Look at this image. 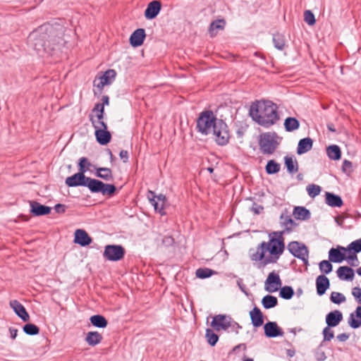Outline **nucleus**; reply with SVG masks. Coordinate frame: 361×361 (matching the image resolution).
I'll list each match as a JSON object with an SVG mask.
<instances>
[{"label":"nucleus","instance_id":"f257e3e1","mask_svg":"<svg viewBox=\"0 0 361 361\" xmlns=\"http://www.w3.org/2000/svg\"><path fill=\"white\" fill-rule=\"evenodd\" d=\"M284 233L285 231L269 233L268 242L263 241L257 247L255 251L250 252V259L252 261L261 262L263 267L276 263L285 249L283 238Z\"/></svg>","mask_w":361,"mask_h":361},{"label":"nucleus","instance_id":"f03ea898","mask_svg":"<svg viewBox=\"0 0 361 361\" xmlns=\"http://www.w3.org/2000/svg\"><path fill=\"white\" fill-rule=\"evenodd\" d=\"M197 128L203 135L212 133L215 141L220 145L228 142L229 135L226 124L222 120L217 119L211 111H206L200 114L197 121Z\"/></svg>","mask_w":361,"mask_h":361},{"label":"nucleus","instance_id":"7ed1b4c3","mask_svg":"<svg viewBox=\"0 0 361 361\" xmlns=\"http://www.w3.org/2000/svg\"><path fill=\"white\" fill-rule=\"evenodd\" d=\"M66 184L69 187L85 186L92 193H101L103 195L112 196L116 188L113 184L104 183L97 179L86 177L85 170L81 167L78 173L66 178Z\"/></svg>","mask_w":361,"mask_h":361},{"label":"nucleus","instance_id":"20e7f679","mask_svg":"<svg viewBox=\"0 0 361 361\" xmlns=\"http://www.w3.org/2000/svg\"><path fill=\"white\" fill-rule=\"evenodd\" d=\"M250 115L259 125L269 128L279 120L277 106L271 101H257L252 104Z\"/></svg>","mask_w":361,"mask_h":361},{"label":"nucleus","instance_id":"39448f33","mask_svg":"<svg viewBox=\"0 0 361 361\" xmlns=\"http://www.w3.org/2000/svg\"><path fill=\"white\" fill-rule=\"evenodd\" d=\"M211 326L214 330L219 331L221 330L228 332H234L236 334L242 326L235 322L230 316L226 314H217L213 317Z\"/></svg>","mask_w":361,"mask_h":361},{"label":"nucleus","instance_id":"423d86ee","mask_svg":"<svg viewBox=\"0 0 361 361\" xmlns=\"http://www.w3.org/2000/svg\"><path fill=\"white\" fill-rule=\"evenodd\" d=\"M47 25H42L32 31L28 36L29 45L37 51H40L44 47L47 37Z\"/></svg>","mask_w":361,"mask_h":361},{"label":"nucleus","instance_id":"0eeeda50","mask_svg":"<svg viewBox=\"0 0 361 361\" xmlns=\"http://www.w3.org/2000/svg\"><path fill=\"white\" fill-rule=\"evenodd\" d=\"M288 250L295 257L300 259L305 264H308V250L304 245L293 241L288 245Z\"/></svg>","mask_w":361,"mask_h":361},{"label":"nucleus","instance_id":"6e6552de","mask_svg":"<svg viewBox=\"0 0 361 361\" xmlns=\"http://www.w3.org/2000/svg\"><path fill=\"white\" fill-rule=\"evenodd\" d=\"M259 146L264 154H271L274 153L278 146L275 135H262L259 140Z\"/></svg>","mask_w":361,"mask_h":361},{"label":"nucleus","instance_id":"1a4fd4ad","mask_svg":"<svg viewBox=\"0 0 361 361\" xmlns=\"http://www.w3.org/2000/svg\"><path fill=\"white\" fill-rule=\"evenodd\" d=\"M124 249L121 245H109L104 251V257L109 261H118L123 257Z\"/></svg>","mask_w":361,"mask_h":361},{"label":"nucleus","instance_id":"9d476101","mask_svg":"<svg viewBox=\"0 0 361 361\" xmlns=\"http://www.w3.org/2000/svg\"><path fill=\"white\" fill-rule=\"evenodd\" d=\"M281 286L282 281L279 274L274 271L270 272L264 281L265 290L268 293H275L281 288Z\"/></svg>","mask_w":361,"mask_h":361},{"label":"nucleus","instance_id":"9b49d317","mask_svg":"<svg viewBox=\"0 0 361 361\" xmlns=\"http://www.w3.org/2000/svg\"><path fill=\"white\" fill-rule=\"evenodd\" d=\"M116 75V73L113 69H109L104 73L94 80V85L102 90L105 85L113 82Z\"/></svg>","mask_w":361,"mask_h":361},{"label":"nucleus","instance_id":"f8f14e48","mask_svg":"<svg viewBox=\"0 0 361 361\" xmlns=\"http://www.w3.org/2000/svg\"><path fill=\"white\" fill-rule=\"evenodd\" d=\"M264 335L267 338L283 336L284 333L276 322H268L264 325Z\"/></svg>","mask_w":361,"mask_h":361},{"label":"nucleus","instance_id":"ddd939ff","mask_svg":"<svg viewBox=\"0 0 361 361\" xmlns=\"http://www.w3.org/2000/svg\"><path fill=\"white\" fill-rule=\"evenodd\" d=\"M30 213L36 216H44L49 214L51 208L48 206L41 204L35 201H30Z\"/></svg>","mask_w":361,"mask_h":361},{"label":"nucleus","instance_id":"4468645a","mask_svg":"<svg viewBox=\"0 0 361 361\" xmlns=\"http://www.w3.org/2000/svg\"><path fill=\"white\" fill-rule=\"evenodd\" d=\"M161 8V2L159 1H152L148 5L145 11V17L148 20L155 18Z\"/></svg>","mask_w":361,"mask_h":361},{"label":"nucleus","instance_id":"2eb2a0df","mask_svg":"<svg viewBox=\"0 0 361 361\" xmlns=\"http://www.w3.org/2000/svg\"><path fill=\"white\" fill-rule=\"evenodd\" d=\"M10 306L23 322H27L30 319L28 313L20 302L16 300H11L10 302Z\"/></svg>","mask_w":361,"mask_h":361},{"label":"nucleus","instance_id":"dca6fc26","mask_svg":"<svg viewBox=\"0 0 361 361\" xmlns=\"http://www.w3.org/2000/svg\"><path fill=\"white\" fill-rule=\"evenodd\" d=\"M341 250L346 251L343 247H338L337 248H331L329 251V259L331 262L341 263L345 259V255Z\"/></svg>","mask_w":361,"mask_h":361},{"label":"nucleus","instance_id":"f3484780","mask_svg":"<svg viewBox=\"0 0 361 361\" xmlns=\"http://www.w3.org/2000/svg\"><path fill=\"white\" fill-rule=\"evenodd\" d=\"M74 243L81 246L89 245L92 243V238L87 233L82 229H77L75 231Z\"/></svg>","mask_w":361,"mask_h":361},{"label":"nucleus","instance_id":"a211bd4d","mask_svg":"<svg viewBox=\"0 0 361 361\" xmlns=\"http://www.w3.org/2000/svg\"><path fill=\"white\" fill-rule=\"evenodd\" d=\"M145 31L142 28L137 29L135 31L133 32L130 37V44L137 47L143 44V42L145 38Z\"/></svg>","mask_w":361,"mask_h":361},{"label":"nucleus","instance_id":"6ab92c4d","mask_svg":"<svg viewBox=\"0 0 361 361\" xmlns=\"http://www.w3.org/2000/svg\"><path fill=\"white\" fill-rule=\"evenodd\" d=\"M343 319V314L339 310H334L330 312L326 316V323L328 326L334 327L338 325V324Z\"/></svg>","mask_w":361,"mask_h":361},{"label":"nucleus","instance_id":"aec40b11","mask_svg":"<svg viewBox=\"0 0 361 361\" xmlns=\"http://www.w3.org/2000/svg\"><path fill=\"white\" fill-rule=\"evenodd\" d=\"M250 317L253 326L257 328L264 324V316L259 308L255 307L250 312Z\"/></svg>","mask_w":361,"mask_h":361},{"label":"nucleus","instance_id":"412c9836","mask_svg":"<svg viewBox=\"0 0 361 361\" xmlns=\"http://www.w3.org/2000/svg\"><path fill=\"white\" fill-rule=\"evenodd\" d=\"M330 282L329 279L324 275H319L316 279L317 293L319 295H322L329 288Z\"/></svg>","mask_w":361,"mask_h":361},{"label":"nucleus","instance_id":"4be33fe9","mask_svg":"<svg viewBox=\"0 0 361 361\" xmlns=\"http://www.w3.org/2000/svg\"><path fill=\"white\" fill-rule=\"evenodd\" d=\"M336 274L338 277L342 281H353L355 276L353 269L346 266L340 267L337 269Z\"/></svg>","mask_w":361,"mask_h":361},{"label":"nucleus","instance_id":"5701e85b","mask_svg":"<svg viewBox=\"0 0 361 361\" xmlns=\"http://www.w3.org/2000/svg\"><path fill=\"white\" fill-rule=\"evenodd\" d=\"M348 324L353 329H357L361 326V306L356 308L355 313L350 314Z\"/></svg>","mask_w":361,"mask_h":361},{"label":"nucleus","instance_id":"b1692460","mask_svg":"<svg viewBox=\"0 0 361 361\" xmlns=\"http://www.w3.org/2000/svg\"><path fill=\"white\" fill-rule=\"evenodd\" d=\"M326 203L332 207H340L343 205V200L341 197L337 195L326 192Z\"/></svg>","mask_w":361,"mask_h":361},{"label":"nucleus","instance_id":"393cba45","mask_svg":"<svg viewBox=\"0 0 361 361\" xmlns=\"http://www.w3.org/2000/svg\"><path fill=\"white\" fill-rule=\"evenodd\" d=\"M312 140L310 137L301 139L298 145L297 153L302 154L310 151L312 147Z\"/></svg>","mask_w":361,"mask_h":361},{"label":"nucleus","instance_id":"a878e982","mask_svg":"<svg viewBox=\"0 0 361 361\" xmlns=\"http://www.w3.org/2000/svg\"><path fill=\"white\" fill-rule=\"evenodd\" d=\"M95 136L97 142L102 145H106L111 140V133L107 130V129H99L95 130Z\"/></svg>","mask_w":361,"mask_h":361},{"label":"nucleus","instance_id":"bb28decb","mask_svg":"<svg viewBox=\"0 0 361 361\" xmlns=\"http://www.w3.org/2000/svg\"><path fill=\"white\" fill-rule=\"evenodd\" d=\"M102 336L97 331H90L87 334L85 341L88 345L94 346L101 343Z\"/></svg>","mask_w":361,"mask_h":361},{"label":"nucleus","instance_id":"cd10ccee","mask_svg":"<svg viewBox=\"0 0 361 361\" xmlns=\"http://www.w3.org/2000/svg\"><path fill=\"white\" fill-rule=\"evenodd\" d=\"M293 215L295 219L306 220L310 218V212L303 207H296L293 210Z\"/></svg>","mask_w":361,"mask_h":361},{"label":"nucleus","instance_id":"c85d7f7f","mask_svg":"<svg viewBox=\"0 0 361 361\" xmlns=\"http://www.w3.org/2000/svg\"><path fill=\"white\" fill-rule=\"evenodd\" d=\"M147 197L150 203L154 206V209L159 212L161 214H164L163 212L164 207V203H161L155 200V194L154 192L149 190Z\"/></svg>","mask_w":361,"mask_h":361},{"label":"nucleus","instance_id":"c756f323","mask_svg":"<svg viewBox=\"0 0 361 361\" xmlns=\"http://www.w3.org/2000/svg\"><path fill=\"white\" fill-rule=\"evenodd\" d=\"M280 224L285 228L286 231H290L293 227L296 226V224L293 219L288 215L281 214L280 217Z\"/></svg>","mask_w":361,"mask_h":361},{"label":"nucleus","instance_id":"7c9ffc66","mask_svg":"<svg viewBox=\"0 0 361 361\" xmlns=\"http://www.w3.org/2000/svg\"><path fill=\"white\" fill-rule=\"evenodd\" d=\"M284 127L286 131L292 132L299 128L300 123L295 118L288 117L285 119Z\"/></svg>","mask_w":361,"mask_h":361},{"label":"nucleus","instance_id":"2f4dec72","mask_svg":"<svg viewBox=\"0 0 361 361\" xmlns=\"http://www.w3.org/2000/svg\"><path fill=\"white\" fill-rule=\"evenodd\" d=\"M262 304L265 309H271L277 305L278 300L275 296L267 295L262 298Z\"/></svg>","mask_w":361,"mask_h":361},{"label":"nucleus","instance_id":"473e14b6","mask_svg":"<svg viewBox=\"0 0 361 361\" xmlns=\"http://www.w3.org/2000/svg\"><path fill=\"white\" fill-rule=\"evenodd\" d=\"M90 320L93 326L98 328H105L108 324L106 319L99 314L92 316Z\"/></svg>","mask_w":361,"mask_h":361},{"label":"nucleus","instance_id":"72a5a7b5","mask_svg":"<svg viewBox=\"0 0 361 361\" xmlns=\"http://www.w3.org/2000/svg\"><path fill=\"white\" fill-rule=\"evenodd\" d=\"M96 176L102 178L105 180H110L112 179V171L109 168L100 167L97 168L95 173Z\"/></svg>","mask_w":361,"mask_h":361},{"label":"nucleus","instance_id":"f704fd0d","mask_svg":"<svg viewBox=\"0 0 361 361\" xmlns=\"http://www.w3.org/2000/svg\"><path fill=\"white\" fill-rule=\"evenodd\" d=\"M326 153L329 159L338 160L341 156V152L338 146L331 145L326 149Z\"/></svg>","mask_w":361,"mask_h":361},{"label":"nucleus","instance_id":"c9c22d12","mask_svg":"<svg viewBox=\"0 0 361 361\" xmlns=\"http://www.w3.org/2000/svg\"><path fill=\"white\" fill-rule=\"evenodd\" d=\"M285 164L287 167V171L289 173H294L298 172V163L290 157H285Z\"/></svg>","mask_w":361,"mask_h":361},{"label":"nucleus","instance_id":"e433bc0d","mask_svg":"<svg viewBox=\"0 0 361 361\" xmlns=\"http://www.w3.org/2000/svg\"><path fill=\"white\" fill-rule=\"evenodd\" d=\"M273 42L274 47L279 50H283L286 45L284 35L277 33L273 36Z\"/></svg>","mask_w":361,"mask_h":361},{"label":"nucleus","instance_id":"4c0bfd02","mask_svg":"<svg viewBox=\"0 0 361 361\" xmlns=\"http://www.w3.org/2000/svg\"><path fill=\"white\" fill-rule=\"evenodd\" d=\"M224 25L225 22L223 20H218L212 23L209 28L211 36H214L216 34L217 30H222Z\"/></svg>","mask_w":361,"mask_h":361},{"label":"nucleus","instance_id":"58836bf2","mask_svg":"<svg viewBox=\"0 0 361 361\" xmlns=\"http://www.w3.org/2000/svg\"><path fill=\"white\" fill-rule=\"evenodd\" d=\"M280 170V165L274 160H270L266 166V171L268 174H274Z\"/></svg>","mask_w":361,"mask_h":361},{"label":"nucleus","instance_id":"ea45409f","mask_svg":"<svg viewBox=\"0 0 361 361\" xmlns=\"http://www.w3.org/2000/svg\"><path fill=\"white\" fill-rule=\"evenodd\" d=\"M279 294L282 298L289 300L293 296L294 290L290 286L281 287Z\"/></svg>","mask_w":361,"mask_h":361},{"label":"nucleus","instance_id":"a19ab883","mask_svg":"<svg viewBox=\"0 0 361 361\" xmlns=\"http://www.w3.org/2000/svg\"><path fill=\"white\" fill-rule=\"evenodd\" d=\"M216 272L209 268H200L196 271V276L200 279L208 278Z\"/></svg>","mask_w":361,"mask_h":361},{"label":"nucleus","instance_id":"79ce46f5","mask_svg":"<svg viewBox=\"0 0 361 361\" xmlns=\"http://www.w3.org/2000/svg\"><path fill=\"white\" fill-rule=\"evenodd\" d=\"M205 336L207 339L208 343L212 346H214L219 340L217 334L214 333V331L210 329H207L206 330Z\"/></svg>","mask_w":361,"mask_h":361},{"label":"nucleus","instance_id":"37998d69","mask_svg":"<svg viewBox=\"0 0 361 361\" xmlns=\"http://www.w3.org/2000/svg\"><path fill=\"white\" fill-rule=\"evenodd\" d=\"M319 268L322 273L328 274L332 271L333 266L329 260H322L319 264Z\"/></svg>","mask_w":361,"mask_h":361},{"label":"nucleus","instance_id":"c03bdc74","mask_svg":"<svg viewBox=\"0 0 361 361\" xmlns=\"http://www.w3.org/2000/svg\"><path fill=\"white\" fill-rule=\"evenodd\" d=\"M330 300L334 303L339 305L345 302L346 298L345 295L338 292H332L330 296Z\"/></svg>","mask_w":361,"mask_h":361},{"label":"nucleus","instance_id":"a18cd8bd","mask_svg":"<svg viewBox=\"0 0 361 361\" xmlns=\"http://www.w3.org/2000/svg\"><path fill=\"white\" fill-rule=\"evenodd\" d=\"M306 190L310 197H315L319 195L321 187L315 184H310L307 186Z\"/></svg>","mask_w":361,"mask_h":361},{"label":"nucleus","instance_id":"49530a36","mask_svg":"<svg viewBox=\"0 0 361 361\" xmlns=\"http://www.w3.org/2000/svg\"><path fill=\"white\" fill-rule=\"evenodd\" d=\"M23 331L27 335L34 336L39 334V329L33 324H27L23 326Z\"/></svg>","mask_w":361,"mask_h":361},{"label":"nucleus","instance_id":"de8ad7c7","mask_svg":"<svg viewBox=\"0 0 361 361\" xmlns=\"http://www.w3.org/2000/svg\"><path fill=\"white\" fill-rule=\"evenodd\" d=\"M92 123L95 128V130L99 129H107L106 124L104 122L103 118H97V119H94L93 118H90Z\"/></svg>","mask_w":361,"mask_h":361},{"label":"nucleus","instance_id":"09e8293b","mask_svg":"<svg viewBox=\"0 0 361 361\" xmlns=\"http://www.w3.org/2000/svg\"><path fill=\"white\" fill-rule=\"evenodd\" d=\"M348 250H354L355 253L361 252V239L352 242L348 246Z\"/></svg>","mask_w":361,"mask_h":361},{"label":"nucleus","instance_id":"8fccbe9b","mask_svg":"<svg viewBox=\"0 0 361 361\" xmlns=\"http://www.w3.org/2000/svg\"><path fill=\"white\" fill-rule=\"evenodd\" d=\"M324 336V341H329L334 337V331L331 329L330 326H326L322 331Z\"/></svg>","mask_w":361,"mask_h":361},{"label":"nucleus","instance_id":"3c124183","mask_svg":"<svg viewBox=\"0 0 361 361\" xmlns=\"http://www.w3.org/2000/svg\"><path fill=\"white\" fill-rule=\"evenodd\" d=\"M304 20L310 25L315 23V18L312 11L307 10L304 13Z\"/></svg>","mask_w":361,"mask_h":361},{"label":"nucleus","instance_id":"603ef678","mask_svg":"<svg viewBox=\"0 0 361 361\" xmlns=\"http://www.w3.org/2000/svg\"><path fill=\"white\" fill-rule=\"evenodd\" d=\"M92 111L97 113V118H104V106L102 103L96 104Z\"/></svg>","mask_w":361,"mask_h":361},{"label":"nucleus","instance_id":"864d4df0","mask_svg":"<svg viewBox=\"0 0 361 361\" xmlns=\"http://www.w3.org/2000/svg\"><path fill=\"white\" fill-rule=\"evenodd\" d=\"M79 171L81 169V167L85 170V173L89 170V167L91 166L89 160L85 157H82L79 160L78 163Z\"/></svg>","mask_w":361,"mask_h":361},{"label":"nucleus","instance_id":"5fc2aeb1","mask_svg":"<svg viewBox=\"0 0 361 361\" xmlns=\"http://www.w3.org/2000/svg\"><path fill=\"white\" fill-rule=\"evenodd\" d=\"M345 259H346L348 263L353 267H357L359 264V261L355 253H353L348 257H345Z\"/></svg>","mask_w":361,"mask_h":361},{"label":"nucleus","instance_id":"6e6d98bb","mask_svg":"<svg viewBox=\"0 0 361 361\" xmlns=\"http://www.w3.org/2000/svg\"><path fill=\"white\" fill-rule=\"evenodd\" d=\"M352 295L357 301L358 303L361 304V288L355 287L352 289Z\"/></svg>","mask_w":361,"mask_h":361},{"label":"nucleus","instance_id":"4d7b16f0","mask_svg":"<svg viewBox=\"0 0 361 361\" xmlns=\"http://www.w3.org/2000/svg\"><path fill=\"white\" fill-rule=\"evenodd\" d=\"M54 209L58 214H63L66 212V206L62 204H57L54 207Z\"/></svg>","mask_w":361,"mask_h":361},{"label":"nucleus","instance_id":"13d9d810","mask_svg":"<svg viewBox=\"0 0 361 361\" xmlns=\"http://www.w3.org/2000/svg\"><path fill=\"white\" fill-rule=\"evenodd\" d=\"M317 360L319 361H324L326 360V356L324 351L318 350L316 353Z\"/></svg>","mask_w":361,"mask_h":361},{"label":"nucleus","instance_id":"bf43d9fd","mask_svg":"<svg viewBox=\"0 0 361 361\" xmlns=\"http://www.w3.org/2000/svg\"><path fill=\"white\" fill-rule=\"evenodd\" d=\"M121 159L123 160V162H127L128 160V152L126 150H121L119 153Z\"/></svg>","mask_w":361,"mask_h":361},{"label":"nucleus","instance_id":"052dcab7","mask_svg":"<svg viewBox=\"0 0 361 361\" xmlns=\"http://www.w3.org/2000/svg\"><path fill=\"white\" fill-rule=\"evenodd\" d=\"M336 338L339 341L345 342L349 338V335L345 333H343V334H338Z\"/></svg>","mask_w":361,"mask_h":361},{"label":"nucleus","instance_id":"680f3d73","mask_svg":"<svg viewBox=\"0 0 361 361\" xmlns=\"http://www.w3.org/2000/svg\"><path fill=\"white\" fill-rule=\"evenodd\" d=\"M263 210V207L262 206H259V205H257V204H255L252 207V211L255 213V214H259L261 213V212Z\"/></svg>","mask_w":361,"mask_h":361},{"label":"nucleus","instance_id":"e2e57ef3","mask_svg":"<svg viewBox=\"0 0 361 361\" xmlns=\"http://www.w3.org/2000/svg\"><path fill=\"white\" fill-rule=\"evenodd\" d=\"M344 219H345V217L343 216H338L335 218V221L336 222V224L340 226H342L343 223H344Z\"/></svg>","mask_w":361,"mask_h":361},{"label":"nucleus","instance_id":"0e129e2a","mask_svg":"<svg viewBox=\"0 0 361 361\" xmlns=\"http://www.w3.org/2000/svg\"><path fill=\"white\" fill-rule=\"evenodd\" d=\"M237 284L238 286V287L240 288V289L241 290V291H243V293H246V290H245V285L243 283V281L242 279H238L237 281Z\"/></svg>","mask_w":361,"mask_h":361},{"label":"nucleus","instance_id":"69168bd1","mask_svg":"<svg viewBox=\"0 0 361 361\" xmlns=\"http://www.w3.org/2000/svg\"><path fill=\"white\" fill-rule=\"evenodd\" d=\"M352 166V163L348 160H344L343 162V170H346L347 169H350Z\"/></svg>","mask_w":361,"mask_h":361},{"label":"nucleus","instance_id":"338daca9","mask_svg":"<svg viewBox=\"0 0 361 361\" xmlns=\"http://www.w3.org/2000/svg\"><path fill=\"white\" fill-rule=\"evenodd\" d=\"M9 331H10L11 338L15 339L18 334V330L16 329L10 328Z\"/></svg>","mask_w":361,"mask_h":361},{"label":"nucleus","instance_id":"774afa93","mask_svg":"<svg viewBox=\"0 0 361 361\" xmlns=\"http://www.w3.org/2000/svg\"><path fill=\"white\" fill-rule=\"evenodd\" d=\"M155 200H156L157 202H161V203H162V202H163V203H164L165 200H166V197H165V195H161H161H158V196H156V195H155Z\"/></svg>","mask_w":361,"mask_h":361}]
</instances>
